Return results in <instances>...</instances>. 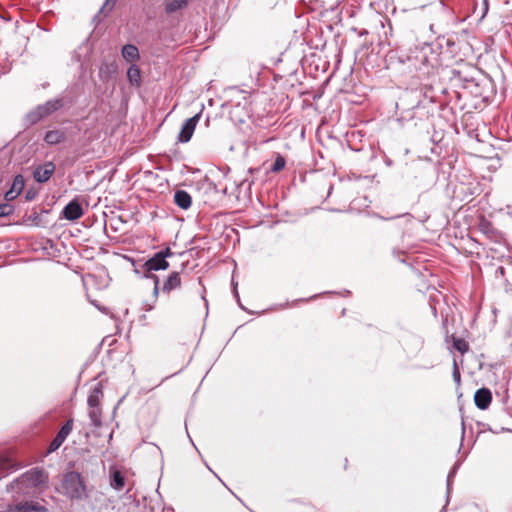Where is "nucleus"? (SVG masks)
I'll return each instance as SVG.
<instances>
[{
  "label": "nucleus",
  "instance_id": "f257e3e1",
  "mask_svg": "<svg viewBox=\"0 0 512 512\" xmlns=\"http://www.w3.org/2000/svg\"><path fill=\"white\" fill-rule=\"evenodd\" d=\"M63 488L66 494L72 499H81L86 494L84 480L77 472H70L65 476Z\"/></svg>",
  "mask_w": 512,
  "mask_h": 512
},
{
  "label": "nucleus",
  "instance_id": "f03ea898",
  "mask_svg": "<svg viewBox=\"0 0 512 512\" xmlns=\"http://www.w3.org/2000/svg\"><path fill=\"white\" fill-rule=\"evenodd\" d=\"M172 254L173 253L169 247L160 252L155 253L153 257H151L145 262L144 267L146 268V271L150 272L168 269L169 263L166 260V258L170 257Z\"/></svg>",
  "mask_w": 512,
  "mask_h": 512
},
{
  "label": "nucleus",
  "instance_id": "7ed1b4c3",
  "mask_svg": "<svg viewBox=\"0 0 512 512\" xmlns=\"http://www.w3.org/2000/svg\"><path fill=\"white\" fill-rule=\"evenodd\" d=\"M48 475L43 469L34 468L24 473L20 481L29 486H40L47 482Z\"/></svg>",
  "mask_w": 512,
  "mask_h": 512
},
{
  "label": "nucleus",
  "instance_id": "20e7f679",
  "mask_svg": "<svg viewBox=\"0 0 512 512\" xmlns=\"http://www.w3.org/2000/svg\"><path fill=\"white\" fill-rule=\"evenodd\" d=\"M201 113H198L194 115L193 117L186 120V122L183 124L181 131L178 135V141L181 143H186L190 141L192 138V135L195 131V128L200 120Z\"/></svg>",
  "mask_w": 512,
  "mask_h": 512
},
{
  "label": "nucleus",
  "instance_id": "39448f33",
  "mask_svg": "<svg viewBox=\"0 0 512 512\" xmlns=\"http://www.w3.org/2000/svg\"><path fill=\"white\" fill-rule=\"evenodd\" d=\"M73 429V420L69 419L66 423L60 428L59 432L55 436V438L51 441L48 452L56 451L66 440L67 436L71 433Z\"/></svg>",
  "mask_w": 512,
  "mask_h": 512
},
{
  "label": "nucleus",
  "instance_id": "423d86ee",
  "mask_svg": "<svg viewBox=\"0 0 512 512\" xmlns=\"http://www.w3.org/2000/svg\"><path fill=\"white\" fill-rule=\"evenodd\" d=\"M55 170V165L52 162H47L38 166L34 171V179L39 183H44L50 179Z\"/></svg>",
  "mask_w": 512,
  "mask_h": 512
},
{
  "label": "nucleus",
  "instance_id": "0eeeda50",
  "mask_svg": "<svg viewBox=\"0 0 512 512\" xmlns=\"http://www.w3.org/2000/svg\"><path fill=\"white\" fill-rule=\"evenodd\" d=\"M492 401V394L488 388H480L474 394V402L477 408L487 409Z\"/></svg>",
  "mask_w": 512,
  "mask_h": 512
},
{
  "label": "nucleus",
  "instance_id": "6e6552de",
  "mask_svg": "<svg viewBox=\"0 0 512 512\" xmlns=\"http://www.w3.org/2000/svg\"><path fill=\"white\" fill-rule=\"evenodd\" d=\"M83 215V209L78 201L69 202L63 209V216L67 220H78Z\"/></svg>",
  "mask_w": 512,
  "mask_h": 512
},
{
  "label": "nucleus",
  "instance_id": "1a4fd4ad",
  "mask_svg": "<svg viewBox=\"0 0 512 512\" xmlns=\"http://www.w3.org/2000/svg\"><path fill=\"white\" fill-rule=\"evenodd\" d=\"M182 285V280L179 272H172L169 274L167 279L164 281L161 288L164 294H170L171 291L179 289Z\"/></svg>",
  "mask_w": 512,
  "mask_h": 512
},
{
  "label": "nucleus",
  "instance_id": "9d476101",
  "mask_svg": "<svg viewBox=\"0 0 512 512\" xmlns=\"http://www.w3.org/2000/svg\"><path fill=\"white\" fill-rule=\"evenodd\" d=\"M10 512H47V509L38 502L26 501L16 504Z\"/></svg>",
  "mask_w": 512,
  "mask_h": 512
},
{
  "label": "nucleus",
  "instance_id": "9b49d317",
  "mask_svg": "<svg viewBox=\"0 0 512 512\" xmlns=\"http://www.w3.org/2000/svg\"><path fill=\"white\" fill-rule=\"evenodd\" d=\"M478 229L481 233H483L489 239L496 238V235H497L496 229L494 228L493 224L483 216H481L479 218Z\"/></svg>",
  "mask_w": 512,
  "mask_h": 512
},
{
  "label": "nucleus",
  "instance_id": "f8f14e48",
  "mask_svg": "<svg viewBox=\"0 0 512 512\" xmlns=\"http://www.w3.org/2000/svg\"><path fill=\"white\" fill-rule=\"evenodd\" d=\"M174 202L181 209H188L192 204V198L188 192L178 190L174 194Z\"/></svg>",
  "mask_w": 512,
  "mask_h": 512
},
{
  "label": "nucleus",
  "instance_id": "ddd939ff",
  "mask_svg": "<svg viewBox=\"0 0 512 512\" xmlns=\"http://www.w3.org/2000/svg\"><path fill=\"white\" fill-rule=\"evenodd\" d=\"M110 485L117 491H121L124 488L125 478L119 470L114 468L110 469Z\"/></svg>",
  "mask_w": 512,
  "mask_h": 512
},
{
  "label": "nucleus",
  "instance_id": "4468645a",
  "mask_svg": "<svg viewBox=\"0 0 512 512\" xmlns=\"http://www.w3.org/2000/svg\"><path fill=\"white\" fill-rule=\"evenodd\" d=\"M188 0H165L164 9L166 14H173L179 10L186 8Z\"/></svg>",
  "mask_w": 512,
  "mask_h": 512
},
{
  "label": "nucleus",
  "instance_id": "2eb2a0df",
  "mask_svg": "<svg viewBox=\"0 0 512 512\" xmlns=\"http://www.w3.org/2000/svg\"><path fill=\"white\" fill-rule=\"evenodd\" d=\"M103 399V390L100 384H98L91 391L87 403L89 407L101 406V401Z\"/></svg>",
  "mask_w": 512,
  "mask_h": 512
},
{
  "label": "nucleus",
  "instance_id": "dca6fc26",
  "mask_svg": "<svg viewBox=\"0 0 512 512\" xmlns=\"http://www.w3.org/2000/svg\"><path fill=\"white\" fill-rule=\"evenodd\" d=\"M122 56L128 62H135L140 57L138 48L132 44H126L123 46Z\"/></svg>",
  "mask_w": 512,
  "mask_h": 512
},
{
  "label": "nucleus",
  "instance_id": "f3484780",
  "mask_svg": "<svg viewBox=\"0 0 512 512\" xmlns=\"http://www.w3.org/2000/svg\"><path fill=\"white\" fill-rule=\"evenodd\" d=\"M89 418L92 424L99 428L102 425V408L101 406L89 407Z\"/></svg>",
  "mask_w": 512,
  "mask_h": 512
},
{
  "label": "nucleus",
  "instance_id": "a211bd4d",
  "mask_svg": "<svg viewBox=\"0 0 512 512\" xmlns=\"http://www.w3.org/2000/svg\"><path fill=\"white\" fill-rule=\"evenodd\" d=\"M65 135L60 130H51L48 131L45 135V141L50 145L58 144L64 141Z\"/></svg>",
  "mask_w": 512,
  "mask_h": 512
},
{
  "label": "nucleus",
  "instance_id": "6ab92c4d",
  "mask_svg": "<svg viewBox=\"0 0 512 512\" xmlns=\"http://www.w3.org/2000/svg\"><path fill=\"white\" fill-rule=\"evenodd\" d=\"M127 78L131 85L139 86L141 82L140 69L136 65H131L127 71Z\"/></svg>",
  "mask_w": 512,
  "mask_h": 512
},
{
  "label": "nucleus",
  "instance_id": "aec40b11",
  "mask_svg": "<svg viewBox=\"0 0 512 512\" xmlns=\"http://www.w3.org/2000/svg\"><path fill=\"white\" fill-rule=\"evenodd\" d=\"M60 107H61V103L59 100L49 101L44 106L38 107V112H39L40 116H46V115L56 111Z\"/></svg>",
  "mask_w": 512,
  "mask_h": 512
},
{
  "label": "nucleus",
  "instance_id": "412c9836",
  "mask_svg": "<svg viewBox=\"0 0 512 512\" xmlns=\"http://www.w3.org/2000/svg\"><path fill=\"white\" fill-rule=\"evenodd\" d=\"M453 347L461 354H465L469 351V344L463 338L452 336Z\"/></svg>",
  "mask_w": 512,
  "mask_h": 512
},
{
  "label": "nucleus",
  "instance_id": "4be33fe9",
  "mask_svg": "<svg viewBox=\"0 0 512 512\" xmlns=\"http://www.w3.org/2000/svg\"><path fill=\"white\" fill-rule=\"evenodd\" d=\"M285 165H286L285 158L282 155L277 154L275 157L274 164L272 165L270 170L273 173H278L285 168Z\"/></svg>",
  "mask_w": 512,
  "mask_h": 512
},
{
  "label": "nucleus",
  "instance_id": "5701e85b",
  "mask_svg": "<svg viewBox=\"0 0 512 512\" xmlns=\"http://www.w3.org/2000/svg\"><path fill=\"white\" fill-rule=\"evenodd\" d=\"M116 71V66L114 64H104L99 69V76L102 79L109 78V75L111 73H114Z\"/></svg>",
  "mask_w": 512,
  "mask_h": 512
},
{
  "label": "nucleus",
  "instance_id": "b1692460",
  "mask_svg": "<svg viewBox=\"0 0 512 512\" xmlns=\"http://www.w3.org/2000/svg\"><path fill=\"white\" fill-rule=\"evenodd\" d=\"M24 186H25L24 177L22 175H16L13 179L11 189L20 194L22 192V190L24 189Z\"/></svg>",
  "mask_w": 512,
  "mask_h": 512
},
{
  "label": "nucleus",
  "instance_id": "393cba45",
  "mask_svg": "<svg viewBox=\"0 0 512 512\" xmlns=\"http://www.w3.org/2000/svg\"><path fill=\"white\" fill-rule=\"evenodd\" d=\"M14 208L12 205L4 203L0 204V217L9 216L13 213Z\"/></svg>",
  "mask_w": 512,
  "mask_h": 512
},
{
  "label": "nucleus",
  "instance_id": "a878e982",
  "mask_svg": "<svg viewBox=\"0 0 512 512\" xmlns=\"http://www.w3.org/2000/svg\"><path fill=\"white\" fill-rule=\"evenodd\" d=\"M453 366H454L453 378H454V381L457 383V385H459L460 382H461V375H460V371L458 369L456 361H454V365Z\"/></svg>",
  "mask_w": 512,
  "mask_h": 512
},
{
  "label": "nucleus",
  "instance_id": "bb28decb",
  "mask_svg": "<svg viewBox=\"0 0 512 512\" xmlns=\"http://www.w3.org/2000/svg\"><path fill=\"white\" fill-rule=\"evenodd\" d=\"M18 195H20L19 193H17L16 191L12 190L11 188L5 193V199L7 201H12L14 200L15 198L18 197Z\"/></svg>",
  "mask_w": 512,
  "mask_h": 512
},
{
  "label": "nucleus",
  "instance_id": "cd10ccee",
  "mask_svg": "<svg viewBox=\"0 0 512 512\" xmlns=\"http://www.w3.org/2000/svg\"><path fill=\"white\" fill-rule=\"evenodd\" d=\"M153 278H154V281H155L153 294H154L155 296H157V295H158V293H159V290H160V289H159V278H158L157 276H155V275L153 276Z\"/></svg>",
  "mask_w": 512,
  "mask_h": 512
},
{
  "label": "nucleus",
  "instance_id": "c85d7f7f",
  "mask_svg": "<svg viewBox=\"0 0 512 512\" xmlns=\"http://www.w3.org/2000/svg\"><path fill=\"white\" fill-rule=\"evenodd\" d=\"M26 199H31V194H28V195L26 196Z\"/></svg>",
  "mask_w": 512,
  "mask_h": 512
},
{
  "label": "nucleus",
  "instance_id": "c756f323",
  "mask_svg": "<svg viewBox=\"0 0 512 512\" xmlns=\"http://www.w3.org/2000/svg\"><path fill=\"white\" fill-rule=\"evenodd\" d=\"M26 199H31V194H28V195L26 196Z\"/></svg>",
  "mask_w": 512,
  "mask_h": 512
}]
</instances>
